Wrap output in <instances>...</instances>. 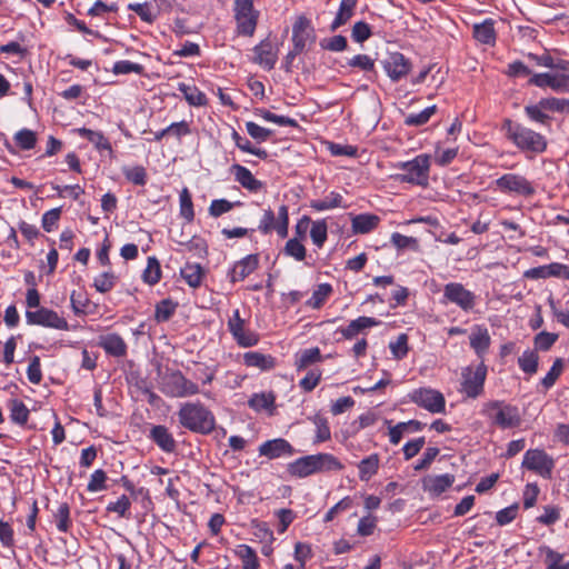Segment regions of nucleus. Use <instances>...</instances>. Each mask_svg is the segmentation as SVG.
<instances>
[{"mask_svg":"<svg viewBox=\"0 0 569 569\" xmlns=\"http://www.w3.org/2000/svg\"><path fill=\"white\" fill-rule=\"evenodd\" d=\"M61 208H53L51 210L46 211L42 214L41 226L44 231L51 232L57 228L58 221L61 217Z\"/></svg>","mask_w":569,"mask_h":569,"instance_id":"338daca9","label":"nucleus"},{"mask_svg":"<svg viewBox=\"0 0 569 569\" xmlns=\"http://www.w3.org/2000/svg\"><path fill=\"white\" fill-rule=\"evenodd\" d=\"M541 107L553 112H569V99L545 98L541 99Z\"/></svg>","mask_w":569,"mask_h":569,"instance_id":"774afa93","label":"nucleus"},{"mask_svg":"<svg viewBox=\"0 0 569 569\" xmlns=\"http://www.w3.org/2000/svg\"><path fill=\"white\" fill-rule=\"evenodd\" d=\"M321 360V352L319 348H310L302 350L296 357V367L298 370H303L312 363Z\"/></svg>","mask_w":569,"mask_h":569,"instance_id":"37998d69","label":"nucleus"},{"mask_svg":"<svg viewBox=\"0 0 569 569\" xmlns=\"http://www.w3.org/2000/svg\"><path fill=\"white\" fill-rule=\"evenodd\" d=\"M178 90L183 94L184 99L192 106H203L207 103L206 94L196 86L181 82Z\"/></svg>","mask_w":569,"mask_h":569,"instance_id":"4c0bfd02","label":"nucleus"},{"mask_svg":"<svg viewBox=\"0 0 569 569\" xmlns=\"http://www.w3.org/2000/svg\"><path fill=\"white\" fill-rule=\"evenodd\" d=\"M144 71V67L140 63H134L129 60H119L114 62L112 67V72L114 74H129L137 73L142 74Z\"/></svg>","mask_w":569,"mask_h":569,"instance_id":"13d9d810","label":"nucleus"},{"mask_svg":"<svg viewBox=\"0 0 569 569\" xmlns=\"http://www.w3.org/2000/svg\"><path fill=\"white\" fill-rule=\"evenodd\" d=\"M383 69L392 81H399L406 77L410 69V61L400 52H391L382 61Z\"/></svg>","mask_w":569,"mask_h":569,"instance_id":"f3484780","label":"nucleus"},{"mask_svg":"<svg viewBox=\"0 0 569 569\" xmlns=\"http://www.w3.org/2000/svg\"><path fill=\"white\" fill-rule=\"evenodd\" d=\"M423 423L418 420L399 422L389 429V438L392 445H398L405 433L417 432L423 428Z\"/></svg>","mask_w":569,"mask_h":569,"instance_id":"2f4dec72","label":"nucleus"},{"mask_svg":"<svg viewBox=\"0 0 569 569\" xmlns=\"http://www.w3.org/2000/svg\"><path fill=\"white\" fill-rule=\"evenodd\" d=\"M312 422L316 426V443L325 442L331 438L330 427L325 417L317 415L312 418Z\"/></svg>","mask_w":569,"mask_h":569,"instance_id":"5fc2aeb1","label":"nucleus"},{"mask_svg":"<svg viewBox=\"0 0 569 569\" xmlns=\"http://www.w3.org/2000/svg\"><path fill=\"white\" fill-rule=\"evenodd\" d=\"M315 40V29L311 22L305 16L297 18L292 26V43L293 49L290 51V57H297L301 53L308 43Z\"/></svg>","mask_w":569,"mask_h":569,"instance_id":"f8f14e48","label":"nucleus"},{"mask_svg":"<svg viewBox=\"0 0 569 569\" xmlns=\"http://www.w3.org/2000/svg\"><path fill=\"white\" fill-rule=\"evenodd\" d=\"M259 455L268 459H278L281 457H291L295 455L293 447L283 438H276L264 441L259 446Z\"/></svg>","mask_w":569,"mask_h":569,"instance_id":"aec40b11","label":"nucleus"},{"mask_svg":"<svg viewBox=\"0 0 569 569\" xmlns=\"http://www.w3.org/2000/svg\"><path fill=\"white\" fill-rule=\"evenodd\" d=\"M380 466V456L378 453H371L363 458L357 465L358 476L361 481H369L373 476L378 473Z\"/></svg>","mask_w":569,"mask_h":569,"instance_id":"c756f323","label":"nucleus"},{"mask_svg":"<svg viewBox=\"0 0 569 569\" xmlns=\"http://www.w3.org/2000/svg\"><path fill=\"white\" fill-rule=\"evenodd\" d=\"M234 17L239 33L249 37L254 33L259 12L253 8L252 0H236Z\"/></svg>","mask_w":569,"mask_h":569,"instance_id":"6e6552de","label":"nucleus"},{"mask_svg":"<svg viewBox=\"0 0 569 569\" xmlns=\"http://www.w3.org/2000/svg\"><path fill=\"white\" fill-rule=\"evenodd\" d=\"M380 325V321L372 317H359L349 322V325L345 328H340L339 332L347 340H351L357 337L360 332L368 328L377 327Z\"/></svg>","mask_w":569,"mask_h":569,"instance_id":"b1692460","label":"nucleus"},{"mask_svg":"<svg viewBox=\"0 0 569 569\" xmlns=\"http://www.w3.org/2000/svg\"><path fill=\"white\" fill-rule=\"evenodd\" d=\"M311 457L315 473L340 471L343 469V465L341 463V461L331 453L321 452L317 455H311Z\"/></svg>","mask_w":569,"mask_h":569,"instance_id":"cd10ccee","label":"nucleus"},{"mask_svg":"<svg viewBox=\"0 0 569 569\" xmlns=\"http://www.w3.org/2000/svg\"><path fill=\"white\" fill-rule=\"evenodd\" d=\"M53 518L56 520L57 529L60 532H68L72 527L70 507L67 502L59 505L57 511L53 513Z\"/></svg>","mask_w":569,"mask_h":569,"instance_id":"a18cd8bd","label":"nucleus"},{"mask_svg":"<svg viewBox=\"0 0 569 569\" xmlns=\"http://www.w3.org/2000/svg\"><path fill=\"white\" fill-rule=\"evenodd\" d=\"M128 10L137 13L142 21L148 23H152L157 18V14L154 13L153 10V6L149 2H130L128 4Z\"/></svg>","mask_w":569,"mask_h":569,"instance_id":"09e8293b","label":"nucleus"},{"mask_svg":"<svg viewBox=\"0 0 569 569\" xmlns=\"http://www.w3.org/2000/svg\"><path fill=\"white\" fill-rule=\"evenodd\" d=\"M342 206V196L338 192H330L323 199L312 200L310 207L316 211H325Z\"/></svg>","mask_w":569,"mask_h":569,"instance_id":"79ce46f5","label":"nucleus"},{"mask_svg":"<svg viewBox=\"0 0 569 569\" xmlns=\"http://www.w3.org/2000/svg\"><path fill=\"white\" fill-rule=\"evenodd\" d=\"M473 37L481 43L493 44L496 41L493 21L487 19L481 23H476L473 26Z\"/></svg>","mask_w":569,"mask_h":569,"instance_id":"e433bc0d","label":"nucleus"},{"mask_svg":"<svg viewBox=\"0 0 569 569\" xmlns=\"http://www.w3.org/2000/svg\"><path fill=\"white\" fill-rule=\"evenodd\" d=\"M179 421L191 431L210 433L213 430V419L210 411L199 403H186L179 410Z\"/></svg>","mask_w":569,"mask_h":569,"instance_id":"7ed1b4c3","label":"nucleus"},{"mask_svg":"<svg viewBox=\"0 0 569 569\" xmlns=\"http://www.w3.org/2000/svg\"><path fill=\"white\" fill-rule=\"evenodd\" d=\"M486 377L487 366L483 362L465 367L461 371V391L469 398L479 397L483 392Z\"/></svg>","mask_w":569,"mask_h":569,"instance_id":"423d86ee","label":"nucleus"},{"mask_svg":"<svg viewBox=\"0 0 569 569\" xmlns=\"http://www.w3.org/2000/svg\"><path fill=\"white\" fill-rule=\"evenodd\" d=\"M358 0H341L337 14L330 24V30L335 31L346 24L355 14Z\"/></svg>","mask_w":569,"mask_h":569,"instance_id":"c85d7f7f","label":"nucleus"},{"mask_svg":"<svg viewBox=\"0 0 569 569\" xmlns=\"http://www.w3.org/2000/svg\"><path fill=\"white\" fill-rule=\"evenodd\" d=\"M237 552L242 561L243 569H258V558L256 551L251 547L241 545L238 547Z\"/></svg>","mask_w":569,"mask_h":569,"instance_id":"6e6d98bb","label":"nucleus"},{"mask_svg":"<svg viewBox=\"0 0 569 569\" xmlns=\"http://www.w3.org/2000/svg\"><path fill=\"white\" fill-rule=\"evenodd\" d=\"M278 60V49L270 40L266 39L253 48L252 61L266 70L274 68Z\"/></svg>","mask_w":569,"mask_h":569,"instance_id":"6ab92c4d","label":"nucleus"},{"mask_svg":"<svg viewBox=\"0 0 569 569\" xmlns=\"http://www.w3.org/2000/svg\"><path fill=\"white\" fill-rule=\"evenodd\" d=\"M288 207L286 204H281L278 209L277 216L270 209L264 210L258 228L264 234L276 230L279 237L286 238L288 236Z\"/></svg>","mask_w":569,"mask_h":569,"instance_id":"1a4fd4ad","label":"nucleus"},{"mask_svg":"<svg viewBox=\"0 0 569 569\" xmlns=\"http://www.w3.org/2000/svg\"><path fill=\"white\" fill-rule=\"evenodd\" d=\"M273 405L274 396L272 393H254L249 400V406L256 411L268 410Z\"/></svg>","mask_w":569,"mask_h":569,"instance_id":"4d7b16f0","label":"nucleus"},{"mask_svg":"<svg viewBox=\"0 0 569 569\" xmlns=\"http://www.w3.org/2000/svg\"><path fill=\"white\" fill-rule=\"evenodd\" d=\"M228 328L239 346L248 348L258 343V336L246 329V322L240 317L239 310H234L232 316L229 318Z\"/></svg>","mask_w":569,"mask_h":569,"instance_id":"2eb2a0df","label":"nucleus"},{"mask_svg":"<svg viewBox=\"0 0 569 569\" xmlns=\"http://www.w3.org/2000/svg\"><path fill=\"white\" fill-rule=\"evenodd\" d=\"M118 281V277L112 271H104L93 279V287L100 293L111 291Z\"/></svg>","mask_w":569,"mask_h":569,"instance_id":"de8ad7c7","label":"nucleus"},{"mask_svg":"<svg viewBox=\"0 0 569 569\" xmlns=\"http://www.w3.org/2000/svg\"><path fill=\"white\" fill-rule=\"evenodd\" d=\"M160 389L166 396L174 398L189 397L199 392L208 395L204 390L199 389L194 382L187 379L179 370L166 373L162 377Z\"/></svg>","mask_w":569,"mask_h":569,"instance_id":"39448f33","label":"nucleus"},{"mask_svg":"<svg viewBox=\"0 0 569 569\" xmlns=\"http://www.w3.org/2000/svg\"><path fill=\"white\" fill-rule=\"evenodd\" d=\"M229 171L237 182L251 192H258L263 187L262 182L256 179L251 171L243 166L232 164Z\"/></svg>","mask_w":569,"mask_h":569,"instance_id":"5701e85b","label":"nucleus"},{"mask_svg":"<svg viewBox=\"0 0 569 569\" xmlns=\"http://www.w3.org/2000/svg\"><path fill=\"white\" fill-rule=\"evenodd\" d=\"M10 419L12 422L24 426L29 419V409L20 399H11L9 401Z\"/></svg>","mask_w":569,"mask_h":569,"instance_id":"58836bf2","label":"nucleus"},{"mask_svg":"<svg viewBox=\"0 0 569 569\" xmlns=\"http://www.w3.org/2000/svg\"><path fill=\"white\" fill-rule=\"evenodd\" d=\"M503 128L506 130L507 138L522 151L541 153L547 148L545 137L530 128L515 123L509 119L505 121Z\"/></svg>","mask_w":569,"mask_h":569,"instance_id":"f257e3e1","label":"nucleus"},{"mask_svg":"<svg viewBox=\"0 0 569 569\" xmlns=\"http://www.w3.org/2000/svg\"><path fill=\"white\" fill-rule=\"evenodd\" d=\"M332 293V287L329 283H321L317 286L310 299L306 302V305L312 309H319L325 301Z\"/></svg>","mask_w":569,"mask_h":569,"instance_id":"c03bdc74","label":"nucleus"},{"mask_svg":"<svg viewBox=\"0 0 569 569\" xmlns=\"http://www.w3.org/2000/svg\"><path fill=\"white\" fill-rule=\"evenodd\" d=\"M130 507H131L130 499L126 495H122L121 497L118 498L117 501H112V502L108 503L107 511L116 512L121 518H129L130 517V512H129Z\"/></svg>","mask_w":569,"mask_h":569,"instance_id":"bf43d9fd","label":"nucleus"},{"mask_svg":"<svg viewBox=\"0 0 569 569\" xmlns=\"http://www.w3.org/2000/svg\"><path fill=\"white\" fill-rule=\"evenodd\" d=\"M553 466L555 463L552 458L549 457L543 450L530 449L527 450L523 456L522 467L535 471L543 478L551 477Z\"/></svg>","mask_w":569,"mask_h":569,"instance_id":"ddd939ff","label":"nucleus"},{"mask_svg":"<svg viewBox=\"0 0 569 569\" xmlns=\"http://www.w3.org/2000/svg\"><path fill=\"white\" fill-rule=\"evenodd\" d=\"M538 355L532 350H526L518 359L520 369L529 375H533L538 370Z\"/></svg>","mask_w":569,"mask_h":569,"instance_id":"603ef678","label":"nucleus"},{"mask_svg":"<svg viewBox=\"0 0 569 569\" xmlns=\"http://www.w3.org/2000/svg\"><path fill=\"white\" fill-rule=\"evenodd\" d=\"M98 345L111 357L122 358L128 352V346L119 333L100 336Z\"/></svg>","mask_w":569,"mask_h":569,"instance_id":"412c9836","label":"nucleus"},{"mask_svg":"<svg viewBox=\"0 0 569 569\" xmlns=\"http://www.w3.org/2000/svg\"><path fill=\"white\" fill-rule=\"evenodd\" d=\"M180 273L186 282L192 288L200 286L203 277L202 268L198 263H187L181 268Z\"/></svg>","mask_w":569,"mask_h":569,"instance_id":"a19ab883","label":"nucleus"},{"mask_svg":"<svg viewBox=\"0 0 569 569\" xmlns=\"http://www.w3.org/2000/svg\"><path fill=\"white\" fill-rule=\"evenodd\" d=\"M469 340L471 348L480 358H482L483 355L488 351L491 343L489 331L483 326H475L471 329Z\"/></svg>","mask_w":569,"mask_h":569,"instance_id":"393cba45","label":"nucleus"},{"mask_svg":"<svg viewBox=\"0 0 569 569\" xmlns=\"http://www.w3.org/2000/svg\"><path fill=\"white\" fill-rule=\"evenodd\" d=\"M310 237L317 247L321 248L323 246L327 240V223L325 220L312 222Z\"/></svg>","mask_w":569,"mask_h":569,"instance_id":"e2e57ef3","label":"nucleus"},{"mask_svg":"<svg viewBox=\"0 0 569 569\" xmlns=\"http://www.w3.org/2000/svg\"><path fill=\"white\" fill-rule=\"evenodd\" d=\"M390 351L392 356L400 360L403 359L409 351L408 348V336L406 333H401L397 337L395 341L389 343Z\"/></svg>","mask_w":569,"mask_h":569,"instance_id":"680f3d73","label":"nucleus"},{"mask_svg":"<svg viewBox=\"0 0 569 569\" xmlns=\"http://www.w3.org/2000/svg\"><path fill=\"white\" fill-rule=\"evenodd\" d=\"M287 471L296 478H306L315 473L311 455L296 459L287 466Z\"/></svg>","mask_w":569,"mask_h":569,"instance_id":"7c9ffc66","label":"nucleus"},{"mask_svg":"<svg viewBox=\"0 0 569 569\" xmlns=\"http://www.w3.org/2000/svg\"><path fill=\"white\" fill-rule=\"evenodd\" d=\"M243 362L247 367H254L261 370H270L276 366L274 358L257 351H249L243 355Z\"/></svg>","mask_w":569,"mask_h":569,"instance_id":"72a5a7b5","label":"nucleus"},{"mask_svg":"<svg viewBox=\"0 0 569 569\" xmlns=\"http://www.w3.org/2000/svg\"><path fill=\"white\" fill-rule=\"evenodd\" d=\"M430 166V156L418 154L410 161L398 162L395 167L403 172L395 174L393 179L399 182L426 187L429 182Z\"/></svg>","mask_w":569,"mask_h":569,"instance_id":"f03ea898","label":"nucleus"},{"mask_svg":"<svg viewBox=\"0 0 569 569\" xmlns=\"http://www.w3.org/2000/svg\"><path fill=\"white\" fill-rule=\"evenodd\" d=\"M483 413L490 423L500 429H511L520 426L521 417L517 407L503 401H490L485 405Z\"/></svg>","mask_w":569,"mask_h":569,"instance_id":"20e7f679","label":"nucleus"},{"mask_svg":"<svg viewBox=\"0 0 569 569\" xmlns=\"http://www.w3.org/2000/svg\"><path fill=\"white\" fill-rule=\"evenodd\" d=\"M391 243L399 250L411 249L419 250V241L413 237L403 236L399 232L391 234Z\"/></svg>","mask_w":569,"mask_h":569,"instance_id":"052dcab7","label":"nucleus"},{"mask_svg":"<svg viewBox=\"0 0 569 569\" xmlns=\"http://www.w3.org/2000/svg\"><path fill=\"white\" fill-rule=\"evenodd\" d=\"M161 267L156 257H148L147 267L142 272V280L149 286H154L161 280Z\"/></svg>","mask_w":569,"mask_h":569,"instance_id":"ea45409f","label":"nucleus"},{"mask_svg":"<svg viewBox=\"0 0 569 569\" xmlns=\"http://www.w3.org/2000/svg\"><path fill=\"white\" fill-rule=\"evenodd\" d=\"M149 438L164 452H172L176 449V440L164 426H153Z\"/></svg>","mask_w":569,"mask_h":569,"instance_id":"bb28decb","label":"nucleus"},{"mask_svg":"<svg viewBox=\"0 0 569 569\" xmlns=\"http://www.w3.org/2000/svg\"><path fill=\"white\" fill-rule=\"evenodd\" d=\"M523 276L528 279H547L555 277L569 280V264L552 262L550 264L528 269L525 271Z\"/></svg>","mask_w":569,"mask_h":569,"instance_id":"a211bd4d","label":"nucleus"},{"mask_svg":"<svg viewBox=\"0 0 569 569\" xmlns=\"http://www.w3.org/2000/svg\"><path fill=\"white\" fill-rule=\"evenodd\" d=\"M496 188L503 193H515L518 196L530 197L535 193V188L523 176L507 173L498 178Z\"/></svg>","mask_w":569,"mask_h":569,"instance_id":"9b49d317","label":"nucleus"},{"mask_svg":"<svg viewBox=\"0 0 569 569\" xmlns=\"http://www.w3.org/2000/svg\"><path fill=\"white\" fill-rule=\"evenodd\" d=\"M26 321L29 326H39L62 331L69 330L67 319L47 307H41L37 310H27Z\"/></svg>","mask_w":569,"mask_h":569,"instance_id":"0eeeda50","label":"nucleus"},{"mask_svg":"<svg viewBox=\"0 0 569 569\" xmlns=\"http://www.w3.org/2000/svg\"><path fill=\"white\" fill-rule=\"evenodd\" d=\"M13 140L21 150H31L36 147L38 138L34 131L23 128L14 133Z\"/></svg>","mask_w":569,"mask_h":569,"instance_id":"49530a36","label":"nucleus"},{"mask_svg":"<svg viewBox=\"0 0 569 569\" xmlns=\"http://www.w3.org/2000/svg\"><path fill=\"white\" fill-rule=\"evenodd\" d=\"M74 132L79 137L84 138L90 143H92L99 152L108 151L110 156L113 153L112 146L110 141L104 137L103 132L94 131L84 127L74 129Z\"/></svg>","mask_w":569,"mask_h":569,"instance_id":"a878e982","label":"nucleus"},{"mask_svg":"<svg viewBox=\"0 0 569 569\" xmlns=\"http://www.w3.org/2000/svg\"><path fill=\"white\" fill-rule=\"evenodd\" d=\"M180 216L187 221H192L194 218L193 203L191 193L188 188H183L179 194Z\"/></svg>","mask_w":569,"mask_h":569,"instance_id":"3c124183","label":"nucleus"},{"mask_svg":"<svg viewBox=\"0 0 569 569\" xmlns=\"http://www.w3.org/2000/svg\"><path fill=\"white\" fill-rule=\"evenodd\" d=\"M106 481L107 473L102 469H97L90 476V480L87 485V490L89 492H99L106 490Z\"/></svg>","mask_w":569,"mask_h":569,"instance_id":"0e129e2a","label":"nucleus"},{"mask_svg":"<svg viewBox=\"0 0 569 569\" xmlns=\"http://www.w3.org/2000/svg\"><path fill=\"white\" fill-rule=\"evenodd\" d=\"M410 399L417 406L432 413H441L446 408L443 395L431 388H419L410 393Z\"/></svg>","mask_w":569,"mask_h":569,"instance_id":"9d476101","label":"nucleus"},{"mask_svg":"<svg viewBox=\"0 0 569 569\" xmlns=\"http://www.w3.org/2000/svg\"><path fill=\"white\" fill-rule=\"evenodd\" d=\"M258 263L259 258L257 254L247 256L233 267L232 280H243L258 268Z\"/></svg>","mask_w":569,"mask_h":569,"instance_id":"473e14b6","label":"nucleus"},{"mask_svg":"<svg viewBox=\"0 0 569 569\" xmlns=\"http://www.w3.org/2000/svg\"><path fill=\"white\" fill-rule=\"evenodd\" d=\"M529 83L539 88L549 87L557 92H569V73H537L530 78Z\"/></svg>","mask_w":569,"mask_h":569,"instance_id":"dca6fc26","label":"nucleus"},{"mask_svg":"<svg viewBox=\"0 0 569 569\" xmlns=\"http://www.w3.org/2000/svg\"><path fill=\"white\" fill-rule=\"evenodd\" d=\"M443 298L466 312L472 310L476 305L475 293L459 282L447 283L443 288Z\"/></svg>","mask_w":569,"mask_h":569,"instance_id":"4468645a","label":"nucleus"},{"mask_svg":"<svg viewBox=\"0 0 569 569\" xmlns=\"http://www.w3.org/2000/svg\"><path fill=\"white\" fill-rule=\"evenodd\" d=\"M380 218L376 214L362 213L352 218V231L355 233H368L377 228Z\"/></svg>","mask_w":569,"mask_h":569,"instance_id":"f704fd0d","label":"nucleus"},{"mask_svg":"<svg viewBox=\"0 0 569 569\" xmlns=\"http://www.w3.org/2000/svg\"><path fill=\"white\" fill-rule=\"evenodd\" d=\"M122 173L126 179L136 186H144L147 183V171L142 166L123 167Z\"/></svg>","mask_w":569,"mask_h":569,"instance_id":"8fccbe9b","label":"nucleus"},{"mask_svg":"<svg viewBox=\"0 0 569 569\" xmlns=\"http://www.w3.org/2000/svg\"><path fill=\"white\" fill-rule=\"evenodd\" d=\"M563 370L562 359H556L548 373L542 378L541 385L545 389H550L560 377Z\"/></svg>","mask_w":569,"mask_h":569,"instance_id":"69168bd1","label":"nucleus"},{"mask_svg":"<svg viewBox=\"0 0 569 569\" xmlns=\"http://www.w3.org/2000/svg\"><path fill=\"white\" fill-rule=\"evenodd\" d=\"M437 111V106H430L418 113H410L406 117L405 123L407 126L419 127L429 121L431 116Z\"/></svg>","mask_w":569,"mask_h":569,"instance_id":"864d4df0","label":"nucleus"},{"mask_svg":"<svg viewBox=\"0 0 569 569\" xmlns=\"http://www.w3.org/2000/svg\"><path fill=\"white\" fill-rule=\"evenodd\" d=\"M455 482L452 475H429L422 479V488L425 491L433 496L445 492Z\"/></svg>","mask_w":569,"mask_h":569,"instance_id":"4be33fe9","label":"nucleus"},{"mask_svg":"<svg viewBox=\"0 0 569 569\" xmlns=\"http://www.w3.org/2000/svg\"><path fill=\"white\" fill-rule=\"evenodd\" d=\"M178 302L170 298L160 300L154 307V320L157 323L169 321L177 311Z\"/></svg>","mask_w":569,"mask_h":569,"instance_id":"c9c22d12","label":"nucleus"}]
</instances>
